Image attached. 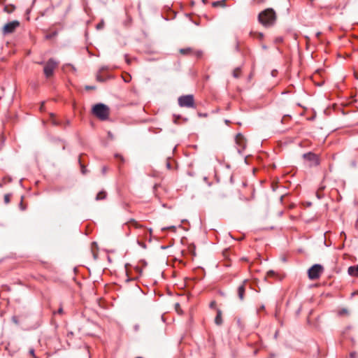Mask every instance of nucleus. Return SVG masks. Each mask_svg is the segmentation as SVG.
Instances as JSON below:
<instances>
[{
	"mask_svg": "<svg viewBox=\"0 0 358 358\" xmlns=\"http://www.w3.org/2000/svg\"><path fill=\"white\" fill-rule=\"evenodd\" d=\"M63 314V308L60 307L57 312H55L54 314Z\"/></svg>",
	"mask_w": 358,
	"mask_h": 358,
	"instance_id": "obj_25",
	"label": "nucleus"
},
{
	"mask_svg": "<svg viewBox=\"0 0 358 358\" xmlns=\"http://www.w3.org/2000/svg\"><path fill=\"white\" fill-rule=\"evenodd\" d=\"M179 52L181 55L193 56L197 59L201 58L203 55V52L201 50H195L192 48H180Z\"/></svg>",
	"mask_w": 358,
	"mask_h": 358,
	"instance_id": "obj_7",
	"label": "nucleus"
},
{
	"mask_svg": "<svg viewBox=\"0 0 358 358\" xmlns=\"http://www.w3.org/2000/svg\"><path fill=\"white\" fill-rule=\"evenodd\" d=\"M10 194H6L4 196V201L6 203H8L10 202Z\"/></svg>",
	"mask_w": 358,
	"mask_h": 358,
	"instance_id": "obj_20",
	"label": "nucleus"
},
{
	"mask_svg": "<svg viewBox=\"0 0 358 358\" xmlns=\"http://www.w3.org/2000/svg\"><path fill=\"white\" fill-rule=\"evenodd\" d=\"M346 314H348V310L345 308H343V309H341V310H340L338 311V315H346Z\"/></svg>",
	"mask_w": 358,
	"mask_h": 358,
	"instance_id": "obj_19",
	"label": "nucleus"
},
{
	"mask_svg": "<svg viewBox=\"0 0 358 358\" xmlns=\"http://www.w3.org/2000/svg\"><path fill=\"white\" fill-rule=\"evenodd\" d=\"M320 32H318V33L317 34V37H319V36H320Z\"/></svg>",
	"mask_w": 358,
	"mask_h": 358,
	"instance_id": "obj_35",
	"label": "nucleus"
},
{
	"mask_svg": "<svg viewBox=\"0 0 358 358\" xmlns=\"http://www.w3.org/2000/svg\"><path fill=\"white\" fill-rule=\"evenodd\" d=\"M170 166H171V165H170V164H169V163H168V164H167V166H168V168H170Z\"/></svg>",
	"mask_w": 358,
	"mask_h": 358,
	"instance_id": "obj_36",
	"label": "nucleus"
},
{
	"mask_svg": "<svg viewBox=\"0 0 358 358\" xmlns=\"http://www.w3.org/2000/svg\"><path fill=\"white\" fill-rule=\"evenodd\" d=\"M106 197V192L105 191H101L99 192L96 196V199L97 201L99 200H103Z\"/></svg>",
	"mask_w": 358,
	"mask_h": 358,
	"instance_id": "obj_15",
	"label": "nucleus"
},
{
	"mask_svg": "<svg viewBox=\"0 0 358 358\" xmlns=\"http://www.w3.org/2000/svg\"><path fill=\"white\" fill-rule=\"evenodd\" d=\"M276 41H278V42H281L282 41V39L281 38H278L276 39Z\"/></svg>",
	"mask_w": 358,
	"mask_h": 358,
	"instance_id": "obj_32",
	"label": "nucleus"
},
{
	"mask_svg": "<svg viewBox=\"0 0 358 358\" xmlns=\"http://www.w3.org/2000/svg\"><path fill=\"white\" fill-rule=\"evenodd\" d=\"M174 117H175L174 122L177 123L178 122V119L180 118V117L179 116H178V117L174 116Z\"/></svg>",
	"mask_w": 358,
	"mask_h": 358,
	"instance_id": "obj_31",
	"label": "nucleus"
},
{
	"mask_svg": "<svg viewBox=\"0 0 358 358\" xmlns=\"http://www.w3.org/2000/svg\"><path fill=\"white\" fill-rule=\"evenodd\" d=\"M355 357H356V353L355 352L350 353V357L351 358H355Z\"/></svg>",
	"mask_w": 358,
	"mask_h": 358,
	"instance_id": "obj_29",
	"label": "nucleus"
},
{
	"mask_svg": "<svg viewBox=\"0 0 358 358\" xmlns=\"http://www.w3.org/2000/svg\"><path fill=\"white\" fill-rule=\"evenodd\" d=\"M103 27H104V22L101 21L99 24H97L96 29H101L103 28Z\"/></svg>",
	"mask_w": 358,
	"mask_h": 358,
	"instance_id": "obj_21",
	"label": "nucleus"
},
{
	"mask_svg": "<svg viewBox=\"0 0 358 358\" xmlns=\"http://www.w3.org/2000/svg\"><path fill=\"white\" fill-rule=\"evenodd\" d=\"M43 103H42V105L41 106V110H43Z\"/></svg>",
	"mask_w": 358,
	"mask_h": 358,
	"instance_id": "obj_34",
	"label": "nucleus"
},
{
	"mask_svg": "<svg viewBox=\"0 0 358 358\" xmlns=\"http://www.w3.org/2000/svg\"><path fill=\"white\" fill-rule=\"evenodd\" d=\"M81 171H82V173H83V174H85V168L84 166H82V167H81Z\"/></svg>",
	"mask_w": 358,
	"mask_h": 358,
	"instance_id": "obj_30",
	"label": "nucleus"
},
{
	"mask_svg": "<svg viewBox=\"0 0 358 358\" xmlns=\"http://www.w3.org/2000/svg\"><path fill=\"white\" fill-rule=\"evenodd\" d=\"M277 15L273 8H266L260 12L258 15V21L265 27H270L275 24Z\"/></svg>",
	"mask_w": 358,
	"mask_h": 358,
	"instance_id": "obj_1",
	"label": "nucleus"
},
{
	"mask_svg": "<svg viewBox=\"0 0 358 358\" xmlns=\"http://www.w3.org/2000/svg\"><path fill=\"white\" fill-rule=\"evenodd\" d=\"M136 358H143V357H136Z\"/></svg>",
	"mask_w": 358,
	"mask_h": 358,
	"instance_id": "obj_38",
	"label": "nucleus"
},
{
	"mask_svg": "<svg viewBox=\"0 0 358 358\" xmlns=\"http://www.w3.org/2000/svg\"><path fill=\"white\" fill-rule=\"evenodd\" d=\"M241 68L239 67H237L236 68L234 71H233V76L235 78H238L241 76Z\"/></svg>",
	"mask_w": 358,
	"mask_h": 358,
	"instance_id": "obj_17",
	"label": "nucleus"
},
{
	"mask_svg": "<svg viewBox=\"0 0 358 358\" xmlns=\"http://www.w3.org/2000/svg\"><path fill=\"white\" fill-rule=\"evenodd\" d=\"M127 227L129 229H141L142 226L136 220H131L127 223Z\"/></svg>",
	"mask_w": 358,
	"mask_h": 358,
	"instance_id": "obj_11",
	"label": "nucleus"
},
{
	"mask_svg": "<svg viewBox=\"0 0 358 358\" xmlns=\"http://www.w3.org/2000/svg\"><path fill=\"white\" fill-rule=\"evenodd\" d=\"M29 353L31 356L33 357V358H37L35 355V352H34V350L33 348H31L29 351Z\"/></svg>",
	"mask_w": 358,
	"mask_h": 358,
	"instance_id": "obj_23",
	"label": "nucleus"
},
{
	"mask_svg": "<svg viewBox=\"0 0 358 358\" xmlns=\"http://www.w3.org/2000/svg\"><path fill=\"white\" fill-rule=\"evenodd\" d=\"M250 35L254 38H258L259 40H262L264 38V34L260 32H250Z\"/></svg>",
	"mask_w": 358,
	"mask_h": 358,
	"instance_id": "obj_16",
	"label": "nucleus"
},
{
	"mask_svg": "<svg viewBox=\"0 0 358 358\" xmlns=\"http://www.w3.org/2000/svg\"><path fill=\"white\" fill-rule=\"evenodd\" d=\"M248 283L247 280H244L243 283L238 287L237 294L240 300L243 301L245 294V286Z\"/></svg>",
	"mask_w": 358,
	"mask_h": 358,
	"instance_id": "obj_10",
	"label": "nucleus"
},
{
	"mask_svg": "<svg viewBox=\"0 0 358 358\" xmlns=\"http://www.w3.org/2000/svg\"><path fill=\"white\" fill-rule=\"evenodd\" d=\"M58 64L59 63L54 59H50L44 64L43 72L47 78H50L53 75L54 71L57 67Z\"/></svg>",
	"mask_w": 358,
	"mask_h": 358,
	"instance_id": "obj_4",
	"label": "nucleus"
},
{
	"mask_svg": "<svg viewBox=\"0 0 358 358\" xmlns=\"http://www.w3.org/2000/svg\"><path fill=\"white\" fill-rule=\"evenodd\" d=\"M20 27V22L17 20H13L6 24L2 28V34L6 36L12 34Z\"/></svg>",
	"mask_w": 358,
	"mask_h": 358,
	"instance_id": "obj_6",
	"label": "nucleus"
},
{
	"mask_svg": "<svg viewBox=\"0 0 358 358\" xmlns=\"http://www.w3.org/2000/svg\"><path fill=\"white\" fill-rule=\"evenodd\" d=\"M202 1L204 3H206L208 0H202Z\"/></svg>",
	"mask_w": 358,
	"mask_h": 358,
	"instance_id": "obj_33",
	"label": "nucleus"
},
{
	"mask_svg": "<svg viewBox=\"0 0 358 358\" xmlns=\"http://www.w3.org/2000/svg\"><path fill=\"white\" fill-rule=\"evenodd\" d=\"M92 113L101 120H106L109 116V108L103 103H97L93 106Z\"/></svg>",
	"mask_w": 358,
	"mask_h": 358,
	"instance_id": "obj_2",
	"label": "nucleus"
},
{
	"mask_svg": "<svg viewBox=\"0 0 358 358\" xmlns=\"http://www.w3.org/2000/svg\"><path fill=\"white\" fill-rule=\"evenodd\" d=\"M178 105L180 107L196 108L194 96L192 94L183 95L178 98Z\"/></svg>",
	"mask_w": 358,
	"mask_h": 358,
	"instance_id": "obj_3",
	"label": "nucleus"
},
{
	"mask_svg": "<svg viewBox=\"0 0 358 358\" xmlns=\"http://www.w3.org/2000/svg\"><path fill=\"white\" fill-rule=\"evenodd\" d=\"M135 329H136V330H137V329H138V327H137V326H136V327H135Z\"/></svg>",
	"mask_w": 358,
	"mask_h": 358,
	"instance_id": "obj_37",
	"label": "nucleus"
},
{
	"mask_svg": "<svg viewBox=\"0 0 358 358\" xmlns=\"http://www.w3.org/2000/svg\"><path fill=\"white\" fill-rule=\"evenodd\" d=\"M348 271L351 276L358 277V264L350 266Z\"/></svg>",
	"mask_w": 358,
	"mask_h": 358,
	"instance_id": "obj_12",
	"label": "nucleus"
},
{
	"mask_svg": "<svg viewBox=\"0 0 358 358\" xmlns=\"http://www.w3.org/2000/svg\"><path fill=\"white\" fill-rule=\"evenodd\" d=\"M236 144L237 150L239 153H242L246 148L247 141L243 135L238 134L236 136Z\"/></svg>",
	"mask_w": 358,
	"mask_h": 358,
	"instance_id": "obj_9",
	"label": "nucleus"
},
{
	"mask_svg": "<svg viewBox=\"0 0 358 358\" xmlns=\"http://www.w3.org/2000/svg\"><path fill=\"white\" fill-rule=\"evenodd\" d=\"M323 271V267L320 264H315L308 271V278L310 280L318 279Z\"/></svg>",
	"mask_w": 358,
	"mask_h": 358,
	"instance_id": "obj_5",
	"label": "nucleus"
},
{
	"mask_svg": "<svg viewBox=\"0 0 358 358\" xmlns=\"http://www.w3.org/2000/svg\"><path fill=\"white\" fill-rule=\"evenodd\" d=\"M210 307L211 308H215V307H216V302L215 301H211L210 303Z\"/></svg>",
	"mask_w": 358,
	"mask_h": 358,
	"instance_id": "obj_24",
	"label": "nucleus"
},
{
	"mask_svg": "<svg viewBox=\"0 0 358 358\" xmlns=\"http://www.w3.org/2000/svg\"><path fill=\"white\" fill-rule=\"evenodd\" d=\"M225 3H226V0L217 1L213 2L212 6L213 7H217V6L224 7V6H225Z\"/></svg>",
	"mask_w": 358,
	"mask_h": 358,
	"instance_id": "obj_14",
	"label": "nucleus"
},
{
	"mask_svg": "<svg viewBox=\"0 0 358 358\" xmlns=\"http://www.w3.org/2000/svg\"><path fill=\"white\" fill-rule=\"evenodd\" d=\"M215 322L217 325H221L222 324V311L220 309L217 310V315L215 318Z\"/></svg>",
	"mask_w": 358,
	"mask_h": 358,
	"instance_id": "obj_13",
	"label": "nucleus"
},
{
	"mask_svg": "<svg viewBox=\"0 0 358 358\" xmlns=\"http://www.w3.org/2000/svg\"><path fill=\"white\" fill-rule=\"evenodd\" d=\"M275 275V273L273 271H268L266 273V278H271Z\"/></svg>",
	"mask_w": 358,
	"mask_h": 358,
	"instance_id": "obj_18",
	"label": "nucleus"
},
{
	"mask_svg": "<svg viewBox=\"0 0 358 358\" xmlns=\"http://www.w3.org/2000/svg\"><path fill=\"white\" fill-rule=\"evenodd\" d=\"M264 308H264V305H262V306L259 308V309H258V310H257V311H258V312H259V311H261V310H264Z\"/></svg>",
	"mask_w": 358,
	"mask_h": 358,
	"instance_id": "obj_28",
	"label": "nucleus"
},
{
	"mask_svg": "<svg viewBox=\"0 0 358 358\" xmlns=\"http://www.w3.org/2000/svg\"><path fill=\"white\" fill-rule=\"evenodd\" d=\"M108 171V168L106 166H103L101 169L102 173L105 175Z\"/></svg>",
	"mask_w": 358,
	"mask_h": 358,
	"instance_id": "obj_26",
	"label": "nucleus"
},
{
	"mask_svg": "<svg viewBox=\"0 0 358 358\" xmlns=\"http://www.w3.org/2000/svg\"><path fill=\"white\" fill-rule=\"evenodd\" d=\"M264 1V0H253V2H254L255 3H257V4H259V3H262Z\"/></svg>",
	"mask_w": 358,
	"mask_h": 358,
	"instance_id": "obj_27",
	"label": "nucleus"
},
{
	"mask_svg": "<svg viewBox=\"0 0 358 358\" xmlns=\"http://www.w3.org/2000/svg\"><path fill=\"white\" fill-rule=\"evenodd\" d=\"M304 159L309 162L310 166H317L320 164V158L319 156L313 152L305 153L303 155Z\"/></svg>",
	"mask_w": 358,
	"mask_h": 358,
	"instance_id": "obj_8",
	"label": "nucleus"
},
{
	"mask_svg": "<svg viewBox=\"0 0 358 358\" xmlns=\"http://www.w3.org/2000/svg\"><path fill=\"white\" fill-rule=\"evenodd\" d=\"M96 79L99 81L103 82L105 80V79L101 76V73L99 72L98 75L96 76Z\"/></svg>",
	"mask_w": 358,
	"mask_h": 358,
	"instance_id": "obj_22",
	"label": "nucleus"
}]
</instances>
